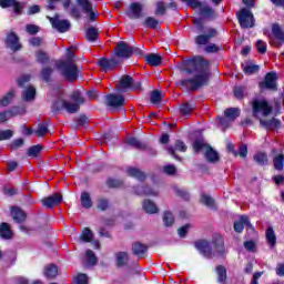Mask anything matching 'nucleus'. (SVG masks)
<instances>
[{"label": "nucleus", "instance_id": "59", "mask_svg": "<svg viewBox=\"0 0 284 284\" xmlns=\"http://www.w3.org/2000/svg\"><path fill=\"white\" fill-rule=\"evenodd\" d=\"M74 284H88V275L80 273L73 281Z\"/></svg>", "mask_w": 284, "mask_h": 284}, {"label": "nucleus", "instance_id": "61", "mask_svg": "<svg viewBox=\"0 0 284 284\" xmlns=\"http://www.w3.org/2000/svg\"><path fill=\"white\" fill-rule=\"evenodd\" d=\"M106 185L109 187H121V185H123V182H121V180L109 179L106 181Z\"/></svg>", "mask_w": 284, "mask_h": 284}, {"label": "nucleus", "instance_id": "28", "mask_svg": "<svg viewBox=\"0 0 284 284\" xmlns=\"http://www.w3.org/2000/svg\"><path fill=\"white\" fill-rule=\"evenodd\" d=\"M16 93L14 91H9L0 99V108H8L12 101H14Z\"/></svg>", "mask_w": 284, "mask_h": 284}, {"label": "nucleus", "instance_id": "51", "mask_svg": "<svg viewBox=\"0 0 284 284\" xmlns=\"http://www.w3.org/2000/svg\"><path fill=\"white\" fill-rule=\"evenodd\" d=\"M110 207V202L103 197H100L98 200V210H101L102 212H105Z\"/></svg>", "mask_w": 284, "mask_h": 284}, {"label": "nucleus", "instance_id": "32", "mask_svg": "<svg viewBox=\"0 0 284 284\" xmlns=\"http://www.w3.org/2000/svg\"><path fill=\"white\" fill-rule=\"evenodd\" d=\"M142 207L146 214H156L159 212V207H156V204L150 200H144Z\"/></svg>", "mask_w": 284, "mask_h": 284}, {"label": "nucleus", "instance_id": "43", "mask_svg": "<svg viewBox=\"0 0 284 284\" xmlns=\"http://www.w3.org/2000/svg\"><path fill=\"white\" fill-rule=\"evenodd\" d=\"M98 37H99V29L91 27L87 30L88 41H97Z\"/></svg>", "mask_w": 284, "mask_h": 284}, {"label": "nucleus", "instance_id": "60", "mask_svg": "<svg viewBox=\"0 0 284 284\" xmlns=\"http://www.w3.org/2000/svg\"><path fill=\"white\" fill-rule=\"evenodd\" d=\"M39 30H40L39 26H36V24L26 26V32H28V34H37Z\"/></svg>", "mask_w": 284, "mask_h": 284}, {"label": "nucleus", "instance_id": "58", "mask_svg": "<svg viewBox=\"0 0 284 284\" xmlns=\"http://www.w3.org/2000/svg\"><path fill=\"white\" fill-rule=\"evenodd\" d=\"M256 48L261 54H265V52H267V43L263 40H257Z\"/></svg>", "mask_w": 284, "mask_h": 284}, {"label": "nucleus", "instance_id": "23", "mask_svg": "<svg viewBox=\"0 0 284 284\" xmlns=\"http://www.w3.org/2000/svg\"><path fill=\"white\" fill-rule=\"evenodd\" d=\"M225 253V241L223 240V236L215 235V254L217 256H223Z\"/></svg>", "mask_w": 284, "mask_h": 284}, {"label": "nucleus", "instance_id": "16", "mask_svg": "<svg viewBox=\"0 0 284 284\" xmlns=\"http://www.w3.org/2000/svg\"><path fill=\"white\" fill-rule=\"evenodd\" d=\"M261 90H276V73H267L265 80L260 83Z\"/></svg>", "mask_w": 284, "mask_h": 284}, {"label": "nucleus", "instance_id": "21", "mask_svg": "<svg viewBox=\"0 0 284 284\" xmlns=\"http://www.w3.org/2000/svg\"><path fill=\"white\" fill-rule=\"evenodd\" d=\"M11 216L16 223H23L27 219L26 212L17 206L11 209Z\"/></svg>", "mask_w": 284, "mask_h": 284}, {"label": "nucleus", "instance_id": "19", "mask_svg": "<svg viewBox=\"0 0 284 284\" xmlns=\"http://www.w3.org/2000/svg\"><path fill=\"white\" fill-rule=\"evenodd\" d=\"M143 12V6L139 2H133L130 4V11L128 12V17L130 19H141Z\"/></svg>", "mask_w": 284, "mask_h": 284}, {"label": "nucleus", "instance_id": "37", "mask_svg": "<svg viewBox=\"0 0 284 284\" xmlns=\"http://www.w3.org/2000/svg\"><path fill=\"white\" fill-rule=\"evenodd\" d=\"M115 258H116L118 267H123V265H126L128 261H130V257L128 256V253H125V252L116 253Z\"/></svg>", "mask_w": 284, "mask_h": 284}, {"label": "nucleus", "instance_id": "34", "mask_svg": "<svg viewBox=\"0 0 284 284\" xmlns=\"http://www.w3.org/2000/svg\"><path fill=\"white\" fill-rule=\"evenodd\" d=\"M80 202L85 210H90V207H92V197L88 192L81 193Z\"/></svg>", "mask_w": 284, "mask_h": 284}, {"label": "nucleus", "instance_id": "50", "mask_svg": "<svg viewBox=\"0 0 284 284\" xmlns=\"http://www.w3.org/2000/svg\"><path fill=\"white\" fill-rule=\"evenodd\" d=\"M165 3L163 1L156 2L155 14L156 17H163L165 14Z\"/></svg>", "mask_w": 284, "mask_h": 284}, {"label": "nucleus", "instance_id": "47", "mask_svg": "<svg viewBox=\"0 0 284 284\" xmlns=\"http://www.w3.org/2000/svg\"><path fill=\"white\" fill-rule=\"evenodd\" d=\"M201 203L203 205H206V207H212V205H214V200L212 199V196L205 194V193H202L201 195Z\"/></svg>", "mask_w": 284, "mask_h": 284}, {"label": "nucleus", "instance_id": "5", "mask_svg": "<svg viewBox=\"0 0 284 284\" xmlns=\"http://www.w3.org/2000/svg\"><path fill=\"white\" fill-rule=\"evenodd\" d=\"M202 32V34L195 37V43L196 45H204V52L207 54H213L214 43H212V41L214 40V28L204 27Z\"/></svg>", "mask_w": 284, "mask_h": 284}, {"label": "nucleus", "instance_id": "55", "mask_svg": "<svg viewBox=\"0 0 284 284\" xmlns=\"http://www.w3.org/2000/svg\"><path fill=\"white\" fill-rule=\"evenodd\" d=\"M13 135L14 132H12V130L0 131V141H8L9 139H12Z\"/></svg>", "mask_w": 284, "mask_h": 284}, {"label": "nucleus", "instance_id": "38", "mask_svg": "<svg viewBox=\"0 0 284 284\" xmlns=\"http://www.w3.org/2000/svg\"><path fill=\"white\" fill-rule=\"evenodd\" d=\"M93 239H94V233H92V230L87 227L82 231V234L80 236V241H82V243H92Z\"/></svg>", "mask_w": 284, "mask_h": 284}, {"label": "nucleus", "instance_id": "48", "mask_svg": "<svg viewBox=\"0 0 284 284\" xmlns=\"http://www.w3.org/2000/svg\"><path fill=\"white\" fill-rule=\"evenodd\" d=\"M37 61L38 63H42L45 64L48 63V61H50V58L48 57V53L43 52V51H38L37 52Z\"/></svg>", "mask_w": 284, "mask_h": 284}, {"label": "nucleus", "instance_id": "10", "mask_svg": "<svg viewBox=\"0 0 284 284\" xmlns=\"http://www.w3.org/2000/svg\"><path fill=\"white\" fill-rule=\"evenodd\" d=\"M237 19L242 28H254V14L248 9H242L237 13Z\"/></svg>", "mask_w": 284, "mask_h": 284}, {"label": "nucleus", "instance_id": "45", "mask_svg": "<svg viewBox=\"0 0 284 284\" xmlns=\"http://www.w3.org/2000/svg\"><path fill=\"white\" fill-rule=\"evenodd\" d=\"M52 72H53L52 68L45 67L42 69L40 77L42 80L45 81V83H48L50 81V78L52 77Z\"/></svg>", "mask_w": 284, "mask_h": 284}, {"label": "nucleus", "instance_id": "13", "mask_svg": "<svg viewBox=\"0 0 284 284\" xmlns=\"http://www.w3.org/2000/svg\"><path fill=\"white\" fill-rule=\"evenodd\" d=\"M62 201H63V195H61L60 193H55L48 197H43L41 200V203L44 207L52 209V207L59 205V203H61Z\"/></svg>", "mask_w": 284, "mask_h": 284}, {"label": "nucleus", "instance_id": "39", "mask_svg": "<svg viewBox=\"0 0 284 284\" xmlns=\"http://www.w3.org/2000/svg\"><path fill=\"white\" fill-rule=\"evenodd\" d=\"M272 32L280 43H284V32L278 24H273Z\"/></svg>", "mask_w": 284, "mask_h": 284}, {"label": "nucleus", "instance_id": "15", "mask_svg": "<svg viewBox=\"0 0 284 284\" xmlns=\"http://www.w3.org/2000/svg\"><path fill=\"white\" fill-rule=\"evenodd\" d=\"M106 104L110 108H123L125 105V98L119 94L106 95Z\"/></svg>", "mask_w": 284, "mask_h": 284}, {"label": "nucleus", "instance_id": "44", "mask_svg": "<svg viewBox=\"0 0 284 284\" xmlns=\"http://www.w3.org/2000/svg\"><path fill=\"white\" fill-rule=\"evenodd\" d=\"M192 110H194V105L190 103H183L180 108V112L183 116H190L192 114Z\"/></svg>", "mask_w": 284, "mask_h": 284}, {"label": "nucleus", "instance_id": "63", "mask_svg": "<svg viewBox=\"0 0 284 284\" xmlns=\"http://www.w3.org/2000/svg\"><path fill=\"white\" fill-rule=\"evenodd\" d=\"M234 97L236 99H243V97H245V88L243 87H236L234 89Z\"/></svg>", "mask_w": 284, "mask_h": 284}, {"label": "nucleus", "instance_id": "42", "mask_svg": "<svg viewBox=\"0 0 284 284\" xmlns=\"http://www.w3.org/2000/svg\"><path fill=\"white\" fill-rule=\"evenodd\" d=\"M48 132H50V130L48 129V123L43 122L38 124V129L34 131V134L41 138V136H45Z\"/></svg>", "mask_w": 284, "mask_h": 284}, {"label": "nucleus", "instance_id": "11", "mask_svg": "<svg viewBox=\"0 0 284 284\" xmlns=\"http://www.w3.org/2000/svg\"><path fill=\"white\" fill-rule=\"evenodd\" d=\"M47 19L50 21L52 28L58 30V32H68V30H70V22L68 20L59 19V14H55L53 18L47 17Z\"/></svg>", "mask_w": 284, "mask_h": 284}, {"label": "nucleus", "instance_id": "26", "mask_svg": "<svg viewBox=\"0 0 284 284\" xmlns=\"http://www.w3.org/2000/svg\"><path fill=\"white\" fill-rule=\"evenodd\" d=\"M0 236L4 240L12 239V229L10 227V224L6 222L0 224Z\"/></svg>", "mask_w": 284, "mask_h": 284}, {"label": "nucleus", "instance_id": "46", "mask_svg": "<svg viewBox=\"0 0 284 284\" xmlns=\"http://www.w3.org/2000/svg\"><path fill=\"white\" fill-rule=\"evenodd\" d=\"M87 261L89 265H97L99 260L97 258V255L94 254V251L92 250H87Z\"/></svg>", "mask_w": 284, "mask_h": 284}, {"label": "nucleus", "instance_id": "8", "mask_svg": "<svg viewBox=\"0 0 284 284\" xmlns=\"http://www.w3.org/2000/svg\"><path fill=\"white\" fill-rule=\"evenodd\" d=\"M199 14L200 18L193 19V24L195 26L197 32H203L205 20L212 17V8H210L207 4L202 3L199 9Z\"/></svg>", "mask_w": 284, "mask_h": 284}, {"label": "nucleus", "instance_id": "20", "mask_svg": "<svg viewBox=\"0 0 284 284\" xmlns=\"http://www.w3.org/2000/svg\"><path fill=\"white\" fill-rule=\"evenodd\" d=\"M133 79L130 75H123L119 83V92H128L132 88Z\"/></svg>", "mask_w": 284, "mask_h": 284}, {"label": "nucleus", "instance_id": "18", "mask_svg": "<svg viewBox=\"0 0 284 284\" xmlns=\"http://www.w3.org/2000/svg\"><path fill=\"white\" fill-rule=\"evenodd\" d=\"M6 45L12 52H18V50H21V43H19V37H17L14 33H9L7 36Z\"/></svg>", "mask_w": 284, "mask_h": 284}, {"label": "nucleus", "instance_id": "57", "mask_svg": "<svg viewBox=\"0 0 284 284\" xmlns=\"http://www.w3.org/2000/svg\"><path fill=\"white\" fill-rule=\"evenodd\" d=\"M254 159L260 165H265V163H267V155L265 153H257Z\"/></svg>", "mask_w": 284, "mask_h": 284}, {"label": "nucleus", "instance_id": "1", "mask_svg": "<svg viewBox=\"0 0 284 284\" xmlns=\"http://www.w3.org/2000/svg\"><path fill=\"white\" fill-rule=\"evenodd\" d=\"M183 70L186 74H195L193 78L182 79L180 81V84L186 88V90H199L210 79V61L201 55L186 60Z\"/></svg>", "mask_w": 284, "mask_h": 284}, {"label": "nucleus", "instance_id": "14", "mask_svg": "<svg viewBox=\"0 0 284 284\" xmlns=\"http://www.w3.org/2000/svg\"><path fill=\"white\" fill-rule=\"evenodd\" d=\"M0 7L2 8H13L16 14H21L26 3L19 2L17 0H0Z\"/></svg>", "mask_w": 284, "mask_h": 284}, {"label": "nucleus", "instance_id": "31", "mask_svg": "<svg viewBox=\"0 0 284 284\" xmlns=\"http://www.w3.org/2000/svg\"><path fill=\"white\" fill-rule=\"evenodd\" d=\"M245 225H250V220L247 219V216L242 215L240 216V221L234 223L235 232L241 234V232H243V230L245 229Z\"/></svg>", "mask_w": 284, "mask_h": 284}, {"label": "nucleus", "instance_id": "53", "mask_svg": "<svg viewBox=\"0 0 284 284\" xmlns=\"http://www.w3.org/2000/svg\"><path fill=\"white\" fill-rule=\"evenodd\" d=\"M42 148L41 145H33L28 150V156L37 158L39 156V152H41Z\"/></svg>", "mask_w": 284, "mask_h": 284}, {"label": "nucleus", "instance_id": "36", "mask_svg": "<svg viewBox=\"0 0 284 284\" xmlns=\"http://www.w3.org/2000/svg\"><path fill=\"white\" fill-rule=\"evenodd\" d=\"M265 236L270 247H274V245H276V233H274V229L268 227L265 232Z\"/></svg>", "mask_w": 284, "mask_h": 284}, {"label": "nucleus", "instance_id": "40", "mask_svg": "<svg viewBox=\"0 0 284 284\" xmlns=\"http://www.w3.org/2000/svg\"><path fill=\"white\" fill-rule=\"evenodd\" d=\"M128 145H131V148H135L136 150H145V144L139 141L136 138H129L126 140Z\"/></svg>", "mask_w": 284, "mask_h": 284}, {"label": "nucleus", "instance_id": "29", "mask_svg": "<svg viewBox=\"0 0 284 284\" xmlns=\"http://www.w3.org/2000/svg\"><path fill=\"white\" fill-rule=\"evenodd\" d=\"M59 274V267L54 264H49L44 267V276L45 278H57Z\"/></svg>", "mask_w": 284, "mask_h": 284}, {"label": "nucleus", "instance_id": "35", "mask_svg": "<svg viewBox=\"0 0 284 284\" xmlns=\"http://www.w3.org/2000/svg\"><path fill=\"white\" fill-rule=\"evenodd\" d=\"M216 276L219 283L225 284V281H227V270L224 266H217Z\"/></svg>", "mask_w": 284, "mask_h": 284}, {"label": "nucleus", "instance_id": "54", "mask_svg": "<svg viewBox=\"0 0 284 284\" xmlns=\"http://www.w3.org/2000/svg\"><path fill=\"white\" fill-rule=\"evenodd\" d=\"M163 172L169 176H174V174H176V166H174L173 164H168L163 166Z\"/></svg>", "mask_w": 284, "mask_h": 284}, {"label": "nucleus", "instance_id": "9", "mask_svg": "<svg viewBox=\"0 0 284 284\" xmlns=\"http://www.w3.org/2000/svg\"><path fill=\"white\" fill-rule=\"evenodd\" d=\"M77 3L81 8L82 12L88 14L90 21H97L99 11L92 7V2H90V0H77Z\"/></svg>", "mask_w": 284, "mask_h": 284}, {"label": "nucleus", "instance_id": "49", "mask_svg": "<svg viewBox=\"0 0 284 284\" xmlns=\"http://www.w3.org/2000/svg\"><path fill=\"white\" fill-rule=\"evenodd\" d=\"M144 26H145V28L154 29V28H156V26H159V20H156V18L148 17L144 20Z\"/></svg>", "mask_w": 284, "mask_h": 284}, {"label": "nucleus", "instance_id": "12", "mask_svg": "<svg viewBox=\"0 0 284 284\" xmlns=\"http://www.w3.org/2000/svg\"><path fill=\"white\" fill-rule=\"evenodd\" d=\"M19 114H26V109L13 106L9 110L2 111L0 112V123H6V121H10V119L19 116Z\"/></svg>", "mask_w": 284, "mask_h": 284}, {"label": "nucleus", "instance_id": "30", "mask_svg": "<svg viewBox=\"0 0 284 284\" xmlns=\"http://www.w3.org/2000/svg\"><path fill=\"white\" fill-rule=\"evenodd\" d=\"M34 97H37V89L32 85L28 87L22 92L23 101H34Z\"/></svg>", "mask_w": 284, "mask_h": 284}, {"label": "nucleus", "instance_id": "2", "mask_svg": "<svg viewBox=\"0 0 284 284\" xmlns=\"http://www.w3.org/2000/svg\"><path fill=\"white\" fill-rule=\"evenodd\" d=\"M132 47L126 42H119L111 59L102 58L99 60V65L104 72H110L114 68H119L123 63V59H130L132 57Z\"/></svg>", "mask_w": 284, "mask_h": 284}, {"label": "nucleus", "instance_id": "33", "mask_svg": "<svg viewBox=\"0 0 284 284\" xmlns=\"http://www.w3.org/2000/svg\"><path fill=\"white\" fill-rule=\"evenodd\" d=\"M224 114L227 121H234V119H239V116H241V110L236 108H231L225 110Z\"/></svg>", "mask_w": 284, "mask_h": 284}, {"label": "nucleus", "instance_id": "56", "mask_svg": "<svg viewBox=\"0 0 284 284\" xmlns=\"http://www.w3.org/2000/svg\"><path fill=\"white\" fill-rule=\"evenodd\" d=\"M162 94L161 91L154 90L151 93V103H161Z\"/></svg>", "mask_w": 284, "mask_h": 284}, {"label": "nucleus", "instance_id": "27", "mask_svg": "<svg viewBox=\"0 0 284 284\" xmlns=\"http://www.w3.org/2000/svg\"><path fill=\"white\" fill-rule=\"evenodd\" d=\"M126 173L129 174V176H132L133 179H136L138 181H145V173H143V171L136 169V168H129L126 170Z\"/></svg>", "mask_w": 284, "mask_h": 284}, {"label": "nucleus", "instance_id": "64", "mask_svg": "<svg viewBox=\"0 0 284 284\" xmlns=\"http://www.w3.org/2000/svg\"><path fill=\"white\" fill-rule=\"evenodd\" d=\"M175 150L178 152H186L187 151V146L185 145V142L178 140L175 142Z\"/></svg>", "mask_w": 284, "mask_h": 284}, {"label": "nucleus", "instance_id": "52", "mask_svg": "<svg viewBox=\"0 0 284 284\" xmlns=\"http://www.w3.org/2000/svg\"><path fill=\"white\" fill-rule=\"evenodd\" d=\"M245 74H256L258 72V65L256 64H246L244 65Z\"/></svg>", "mask_w": 284, "mask_h": 284}, {"label": "nucleus", "instance_id": "24", "mask_svg": "<svg viewBox=\"0 0 284 284\" xmlns=\"http://www.w3.org/2000/svg\"><path fill=\"white\" fill-rule=\"evenodd\" d=\"M135 194H138V196H158L159 191H154L149 186H141L135 190Z\"/></svg>", "mask_w": 284, "mask_h": 284}, {"label": "nucleus", "instance_id": "41", "mask_svg": "<svg viewBox=\"0 0 284 284\" xmlns=\"http://www.w3.org/2000/svg\"><path fill=\"white\" fill-rule=\"evenodd\" d=\"M162 219L165 227H172V225H174V215L172 214V212L170 211L164 212Z\"/></svg>", "mask_w": 284, "mask_h": 284}, {"label": "nucleus", "instance_id": "17", "mask_svg": "<svg viewBox=\"0 0 284 284\" xmlns=\"http://www.w3.org/2000/svg\"><path fill=\"white\" fill-rule=\"evenodd\" d=\"M196 250L203 254L206 258H210L212 256V247L210 246V242L205 240H200L194 243Z\"/></svg>", "mask_w": 284, "mask_h": 284}, {"label": "nucleus", "instance_id": "7", "mask_svg": "<svg viewBox=\"0 0 284 284\" xmlns=\"http://www.w3.org/2000/svg\"><path fill=\"white\" fill-rule=\"evenodd\" d=\"M193 150L194 152H202L207 163H214V148L210 146L205 140H195L193 142Z\"/></svg>", "mask_w": 284, "mask_h": 284}, {"label": "nucleus", "instance_id": "6", "mask_svg": "<svg viewBox=\"0 0 284 284\" xmlns=\"http://www.w3.org/2000/svg\"><path fill=\"white\" fill-rule=\"evenodd\" d=\"M57 68L67 81H77L79 79V68L74 62H58Z\"/></svg>", "mask_w": 284, "mask_h": 284}, {"label": "nucleus", "instance_id": "25", "mask_svg": "<svg viewBox=\"0 0 284 284\" xmlns=\"http://www.w3.org/2000/svg\"><path fill=\"white\" fill-rule=\"evenodd\" d=\"M148 252V246L145 244H141L140 242H135L132 245V253L134 256H139L140 258Z\"/></svg>", "mask_w": 284, "mask_h": 284}, {"label": "nucleus", "instance_id": "62", "mask_svg": "<svg viewBox=\"0 0 284 284\" xmlns=\"http://www.w3.org/2000/svg\"><path fill=\"white\" fill-rule=\"evenodd\" d=\"M283 161H284V156L283 155H277L274 159V168L275 170H281L283 168Z\"/></svg>", "mask_w": 284, "mask_h": 284}, {"label": "nucleus", "instance_id": "4", "mask_svg": "<svg viewBox=\"0 0 284 284\" xmlns=\"http://www.w3.org/2000/svg\"><path fill=\"white\" fill-rule=\"evenodd\" d=\"M71 101H65L62 98H58V100L53 103V110H65L69 114H74L79 112L81 109V104L84 103L83 97H81V92L74 91L71 94Z\"/></svg>", "mask_w": 284, "mask_h": 284}, {"label": "nucleus", "instance_id": "3", "mask_svg": "<svg viewBox=\"0 0 284 284\" xmlns=\"http://www.w3.org/2000/svg\"><path fill=\"white\" fill-rule=\"evenodd\" d=\"M253 114L256 119H260L261 123H264L266 128L270 130H274V128H278L281 122L276 119L271 120L270 122H265V116H270L272 114V105L265 101V99H255L252 102Z\"/></svg>", "mask_w": 284, "mask_h": 284}, {"label": "nucleus", "instance_id": "22", "mask_svg": "<svg viewBox=\"0 0 284 284\" xmlns=\"http://www.w3.org/2000/svg\"><path fill=\"white\" fill-rule=\"evenodd\" d=\"M145 61L146 63H149V65L158 68V65H161V63H163V58L160 54L151 53L145 55Z\"/></svg>", "mask_w": 284, "mask_h": 284}]
</instances>
